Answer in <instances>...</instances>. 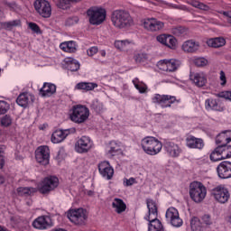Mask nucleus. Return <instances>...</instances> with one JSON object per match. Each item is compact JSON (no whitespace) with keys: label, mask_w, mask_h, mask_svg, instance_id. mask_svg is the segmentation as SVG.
<instances>
[{"label":"nucleus","mask_w":231,"mask_h":231,"mask_svg":"<svg viewBox=\"0 0 231 231\" xmlns=\"http://www.w3.org/2000/svg\"><path fill=\"white\" fill-rule=\"evenodd\" d=\"M59 187V178L55 176L46 177L38 187L40 194H49Z\"/></svg>","instance_id":"nucleus-9"},{"label":"nucleus","mask_w":231,"mask_h":231,"mask_svg":"<svg viewBox=\"0 0 231 231\" xmlns=\"http://www.w3.org/2000/svg\"><path fill=\"white\" fill-rule=\"evenodd\" d=\"M172 8H174L175 10H182V11H187V6L183 5H173Z\"/></svg>","instance_id":"nucleus-57"},{"label":"nucleus","mask_w":231,"mask_h":231,"mask_svg":"<svg viewBox=\"0 0 231 231\" xmlns=\"http://www.w3.org/2000/svg\"><path fill=\"white\" fill-rule=\"evenodd\" d=\"M159 69L162 71H167L168 73H174L178 71L180 66H181V61L176 59L170 60H161L157 62Z\"/></svg>","instance_id":"nucleus-11"},{"label":"nucleus","mask_w":231,"mask_h":231,"mask_svg":"<svg viewBox=\"0 0 231 231\" xmlns=\"http://www.w3.org/2000/svg\"><path fill=\"white\" fill-rule=\"evenodd\" d=\"M219 146H217L210 154L209 158L211 162H221V160H225L223 154H221V150H218Z\"/></svg>","instance_id":"nucleus-40"},{"label":"nucleus","mask_w":231,"mask_h":231,"mask_svg":"<svg viewBox=\"0 0 231 231\" xmlns=\"http://www.w3.org/2000/svg\"><path fill=\"white\" fill-rule=\"evenodd\" d=\"M57 93V85L51 82H44L39 89V96L42 98H50Z\"/></svg>","instance_id":"nucleus-20"},{"label":"nucleus","mask_w":231,"mask_h":231,"mask_svg":"<svg viewBox=\"0 0 231 231\" xmlns=\"http://www.w3.org/2000/svg\"><path fill=\"white\" fill-rule=\"evenodd\" d=\"M165 217L167 223L171 225V226H174V228H180L183 226V219L180 217V212L176 209V208H169L166 210Z\"/></svg>","instance_id":"nucleus-10"},{"label":"nucleus","mask_w":231,"mask_h":231,"mask_svg":"<svg viewBox=\"0 0 231 231\" xmlns=\"http://www.w3.org/2000/svg\"><path fill=\"white\" fill-rule=\"evenodd\" d=\"M163 46H166L167 48H170V49H171V42L166 41V43H164Z\"/></svg>","instance_id":"nucleus-63"},{"label":"nucleus","mask_w":231,"mask_h":231,"mask_svg":"<svg viewBox=\"0 0 231 231\" xmlns=\"http://www.w3.org/2000/svg\"><path fill=\"white\" fill-rule=\"evenodd\" d=\"M101 57H106V50H102L99 51Z\"/></svg>","instance_id":"nucleus-62"},{"label":"nucleus","mask_w":231,"mask_h":231,"mask_svg":"<svg viewBox=\"0 0 231 231\" xmlns=\"http://www.w3.org/2000/svg\"><path fill=\"white\" fill-rule=\"evenodd\" d=\"M189 5L191 6H193L194 8H198L199 6V1H196V0H191L189 2Z\"/></svg>","instance_id":"nucleus-58"},{"label":"nucleus","mask_w":231,"mask_h":231,"mask_svg":"<svg viewBox=\"0 0 231 231\" xmlns=\"http://www.w3.org/2000/svg\"><path fill=\"white\" fill-rule=\"evenodd\" d=\"M64 158H66V150L64 149V147H61L59 149L57 155H56V160L58 162H62V160H64Z\"/></svg>","instance_id":"nucleus-47"},{"label":"nucleus","mask_w":231,"mask_h":231,"mask_svg":"<svg viewBox=\"0 0 231 231\" xmlns=\"http://www.w3.org/2000/svg\"><path fill=\"white\" fill-rule=\"evenodd\" d=\"M217 172L218 178L221 180H228V178H231V162L228 161L220 162L217 167Z\"/></svg>","instance_id":"nucleus-18"},{"label":"nucleus","mask_w":231,"mask_h":231,"mask_svg":"<svg viewBox=\"0 0 231 231\" xmlns=\"http://www.w3.org/2000/svg\"><path fill=\"white\" fill-rule=\"evenodd\" d=\"M29 28L34 32V33H41V28L39 27V25L35 23H29Z\"/></svg>","instance_id":"nucleus-51"},{"label":"nucleus","mask_w":231,"mask_h":231,"mask_svg":"<svg viewBox=\"0 0 231 231\" xmlns=\"http://www.w3.org/2000/svg\"><path fill=\"white\" fill-rule=\"evenodd\" d=\"M143 151L149 156H156L162 152L163 143L156 137L147 136L141 141Z\"/></svg>","instance_id":"nucleus-3"},{"label":"nucleus","mask_w":231,"mask_h":231,"mask_svg":"<svg viewBox=\"0 0 231 231\" xmlns=\"http://www.w3.org/2000/svg\"><path fill=\"white\" fill-rule=\"evenodd\" d=\"M172 33L173 35H176V37H180L181 35H186L187 34V28L185 27H176L172 29Z\"/></svg>","instance_id":"nucleus-45"},{"label":"nucleus","mask_w":231,"mask_h":231,"mask_svg":"<svg viewBox=\"0 0 231 231\" xmlns=\"http://www.w3.org/2000/svg\"><path fill=\"white\" fill-rule=\"evenodd\" d=\"M212 194L218 203L225 204L230 199V191L223 185L217 186L213 189Z\"/></svg>","instance_id":"nucleus-14"},{"label":"nucleus","mask_w":231,"mask_h":231,"mask_svg":"<svg viewBox=\"0 0 231 231\" xmlns=\"http://www.w3.org/2000/svg\"><path fill=\"white\" fill-rule=\"evenodd\" d=\"M68 218L74 225H84L88 221V210L82 208L72 209L69 211Z\"/></svg>","instance_id":"nucleus-8"},{"label":"nucleus","mask_w":231,"mask_h":231,"mask_svg":"<svg viewBox=\"0 0 231 231\" xmlns=\"http://www.w3.org/2000/svg\"><path fill=\"white\" fill-rule=\"evenodd\" d=\"M129 44V41L127 40H123V41H116L115 42V47L117 50H125V47Z\"/></svg>","instance_id":"nucleus-46"},{"label":"nucleus","mask_w":231,"mask_h":231,"mask_svg":"<svg viewBox=\"0 0 231 231\" xmlns=\"http://www.w3.org/2000/svg\"><path fill=\"white\" fill-rule=\"evenodd\" d=\"M193 64H195V66L198 68H204V66L208 64V60H207L205 57H196L193 59Z\"/></svg>","instance_id":"nucleus-42"},{"label":"nucleus","mask_w":231,"mask_h":231,"mask_svg":"<svg viewBox=\"0 0 231 231\" xmlns=\"http://www.w3.org/2000/svg\"><path fill=\"white\" fill-rule=\"evenodd\" d=\"M5 176L0 175V185H3L5 183Z\"/></svg>","instance_id":"nucleus-61"},{"label":"nucleus","mask_w":231,"mask_h":231,"mask_svg":"<svg viewBox=\"0 0 231 231\" xmlns=\"http://www.w3.org/2000/svg\"><path fill=\"white\" fill-rule=\"evenodd\" d=\"M122 149L120 148V144H118L116 142H112L110 143V150L108 151L109 154H112V156H115L116 152H120Z\"/></svg>","instance_id":"nucleus-44"},{"label":"nucleus","mask_w":231,"mask_h":231,"mask_svg":"<svg viewBox=\"0 0 231 231\" xmlns=\"http://www.w3.org/2000/svg\"><path fill=\"white\" fill-rule=\"evenodd\" d=\"M30 100H32V95L27 92H23L17 97L16 104H18L20 107H28Z\"/></svg>","instance_id":"nucleus-32"},{"label":"nucleus","mask_w":231,"mask_h":231,"mask_svg":"<svg viewBox=\"0 0 231 231\" xmlns=\"http://www.w3.org/2000/svg\"><path fill=\"white\" fill-rule=\"evenodd\" d=\"M202 221L205 223V225H212V220L210 219L209 215H204L202 217Z\"/></svg>","instance_id":"nucleus-55"},{"label":"nucleus","mask_w":231,"mask_h":231,"mask_svg":"<svg viewBox=\"0 0 231 231\" xmlns=\"http://www.w3.org/2000/svg\"><path fill=\"white\" fill-rule=\"evenodd\" d=\"M1 26L4 28V30H7L8 32H11V30H14V28L17 26H21V20H13L9 22H4L1 23Z\"/></svg>","instance_id":"nucleus-36"},{"label":"nucleus","mask_w":231,"mask_h":231,"mask_svg":"<svg viewBox=\"0 0 231 231\" xmlns=\"http://www.w3.org/2000/svg\"><path fill=\"white\" fill-rule=\"evenodd\" d=\"M66 64L69 71H79L80 69V63L77 60L69 59L67 60Z\"/></svg>","instance_id":"nucleus-38"},{"label":"nucleus","mask_w":231,"mask_h":231,"mask_svg":"<svg viewBox=\"0 0 231 231\" xmlns=\"http://www.w3.org/2000/svg\"><path fill=\"white\" fill-rule=\"evenodd\" d=\"M164 149L166 152L172 158H178L180 156V153L181 152V149H180V146L178 144L174 143V142L171 141H166L164 143Z\"/></svg>","instance_id":"nucleus-24"},{"label":"nucleus","mask_w":231,"mask_h":231,"mask_svg":"<svg viewBox=\"0 0 231 231\" xmlns=\"http://www.w3.org/2000/svg\"><path fill=\"white\" fill-rule=\"evenodd\" d=\"M38 190L33 187H19L16 189V194L21 198H29V196H33Z\"/></svg>","instance_id":"nucleus-29"},{"label":"nucleus","mask_w":231,"mask_h":231,"mask_svg":"<svg viewBox=\"0 0 231 231\" xmlns=\"http://www.w3.org/2000/svg\"><path fill=\"white\" fill-rule=\"evenodd\" d=\"M99 173L105 180H112L115 174V170L112 168L109 162L104 161L98 164Z\"/></svg>","instance_id":"nucleus-22"},{"label":"nucleus","mask_w":231,"mask_h":231,"mask_svg":"<svg viewBox=\"0 0 231 231\" xmlns=\"http://www.w3.org/2000/svg\"><path fill=\"white\" fill-rule=\"evenodd\" d=\"M5 5L7 8H9L10 10H12L13 12H15V10H17V3L15 2H5Z\"/></svg>","instance_id":"nucleus-52"},{"label":"nucleus","mask_w":231,"mask_h":231,"mask_svg":"<svg viewBox=\"0 0 231 231\" xmlns=\"http://www.w3.org/2000/svg\"><path fill=\"white\" fill-rule=\"evenodd\" d=\"M34 8L39 15L48 19L51 17V5L46 0H36L34 2Z\"/></svg>","instance_id":"nucleus-15"},{"label":"nucleus","mask_w":231,"mask_h":231,"mask_svg":"<svg viewBox=\"0 0 231 231\" xmlns=\"http://www.w3.org/2000/svg\"><path fill=\"white\" fill-rule=\"evenodd\" d=\"M1 124L5 127H8L9 125H12V117L8 115H5L1 119Z\"/></svg>","instance_id":"nucleus-48"},{"label":"nucleus","mask_w":231,"mask_h":231,"mask_svg":"<svg viewBox=\"0 0 231 231\" xmlns=\"http://www.w3.org/2000/svg\"><path fill=\"white\" fill-rule=\"evenodd\" d=\"M71 133H75V128L65 129V130H55L51 134V142L52 143H60V142H64Z\"/></svg>","instance_id":"nucleus-19"},{"label":"nucleus","mask_w":231,"mask_h":231,"mask_svg":"<svg viewBox=\"0 0 231 231\" xmlns=\"http://www.w3.org/2000/svg\"><path fill=\"white\" fill-rule=\"evenodd\" d=\"M218 150H220V152L224 160H226L227 158H231V145H228V144L218 145Z\"/></svg>","instance_id":"nucleus-39"},{"label":"nucleus","mask_w":231,"mask_h":231,"mask_svg":"<svg viewBox=\"0 0 231 231\" xmlns=\"http://www.w3.org/2000/svg\"><path fill=\"white\" fill-rule=\"evenodd\" d=\"M135 89L139 91V93L143 94L147 91V85L143 83V81H140V79L135 78L132 80Z\"/></svg>","instance_id":"nucleus-35"},{"label":"nucleus","mask_w":231,"mask_h":231,"mask_svg":"<svg viewBox=\"0 0 231 231\" xmlns=\"http://www.w3.org/2000/svg\"><path fill=\"white\" fill-rule=\"evenodd\" d=\"M136 183V179L131 177L130 179H125L124 180V185L125 187H131Z\"/></svg>","instance_id":"nucleus-50"},{"label":"nucleus","mask_w":231,"mask_h":231,"mask_svg":"<svg viewBox=\"0 0 231 231\" xmlns=\"http://www.w3.org/2000/svg\"><path fill=\"white\" fill-rule=\"evenodd\" d=\"M35 158L41 165H48L50 163V148L48 146H40L35 151Z\"/></svg>","instance_id":"nucleus-17"},{"label":"nucleus","mask_w":231,"mask_h":231,"mask_svg":"<svg viewBox=\"0 0 231 231\" xmlns=\"http://www.w3.org/2000/svg\"><path fill=\"white\" fill-rule=\"evenodd\" d=\"M5 167V156H0V169Z\"/></svg>","instance_id":"nucleus-59"},{"label":"nucleus","mask_w":231,"mask_h":231,"mask_svg":"<svg viewBox=\"0 0 231 231\" xmlns=\"http://www.w3.org/2000/svg\"><path fill=\"white\" fill-rule=\"evenodd\" d=\"M97 88H98V84L94 82H79L75 86V89L79 91H93Z\"/></svg>","instance_id":"nucleus-33"},{"label":"nucleus","mask_w":231,"mask_h":231,"mask_svg":"<svg viewBox=\"0 0 231 231\" xmlns=\"http://www.w3.org/2000/svg\"><path fill=\"white\" fill-rule=\"evenodd\" d=\"M3 154H5V146L1 145L0 146V156H4Z\"/></svg>","instance_id":"nucleus-60"},{"label":"nucleus","mask_w":231,"mask_h":231,"mask_svg":"<svg viewBox=\"0 0 231 231\" xmlns=\"http://www.w3.org/2000/svg\"><path fill=\"white\" fill-rule=\"evenodd\" d=\"M181 48L186 53H196V51L201 48V45L199 44V42L188 40L183 42Z\"/></svg>","instance_id":"nucleus-26"},{"label":"nucleus","mask_w":231,"mask_h":231,"mask_svg":"<svg viewBox=\"0 0 231 231\" xmlns=\"http://www.w3.org/2000/svg\"><path fill=\"white\" fill-rule=\"evenodd\" d=\"M146 205L148 208V214L144 217L148 223V231H165L163 224L158 219V206L152 199H147Z\"/></svg>","instance_id":"nucleus-1"},{"label":"nucleus","mask_w":231,"mask_h":231,"mask_svg":"<svg viewBox=\"0 0 231 231\" xmlns=\"http://www.w3.org/2000/svg\"><path fill=\"white\" fill-rule=\"evenodd\" d=\"M98 53V47L93 46L87 50V55L93 57Z\"/></svg>","instance_id":"nucleus-49"},{"label":"nucleus","mask_w":231,"mask_h":231,"mask_svg":"<svg viewBox=\"0 0 231 231\" xmlns=\"http://www.w3.org/2000/svg\"><path fill=\"white\" fill-rule=\"evenodd\" d=\"M231 142V131H226L218 134L216 137L217 145H227Z\"/></svg>","instance_id":"nucleus-30"},{"label":"nucleus","mask_w":231,"mask_h":231,"mask_svg":"<svg viewBox=\"0 0 231 231\" xmlns=\"http://www.w3.org/2000/svg\"><path fill=\"white\" fill-rule=\"evenodd\" d=\"M189 79L197 88H205L207 86V74L204 72H193L189 75Z\"/></svg>","instance_id":"nucleus-23"},{"label":"nucleus","mask_w":231,"mask_h":231,"mask_svg":"<svg viewBox=\"0 0 231 231\" xmlns=\"http://www.w3.org/2000/svg\"><path fill=\"white\" fill-rule=\"evenodd\" d=\"M69 118L74 124H84L89 118V108L83 105H76L72 106Z\"/></svg>","instance_id":"nucleus-6"},{"label":"nucleus","mask_w":231,"mask_h":231,"mask_svg":"<svg viewBox=\"0 0 231 231\" xmlns=\"http://www.w3.org/2000/svg\"><path fill=\"white\" fill-rule=\"evenodd\" d=\"M60 50L66 53H76L79 45L75 41L63 42L60 44Z\"/></svg>","instance_id":"nucleus-28"},{"label":"nucleus","mask_w":231,"mask_h":231,"mask_svg":"<svg viewBox=\"0 0 231 231\" xmlns=\"http://www.w3.org/2000/svg\"><path fill=\"white\" fill-rule=\"evenodd\" d=\"M87 16L88 17L89 24H92V26H100L106 21L107 12L102 7L92 6L87 10Z\"/></svg>","instance_id":"nucleus-4"},{"label":"nucleus","mask_w":231,"mask_h":231,"mask_svg":"<svg viewBox=\"0 0 231 231\" xmlns=\"http://www.w3.org/2000/svg\"><path fill=\"white\" fill-rule=\"evenodd\" d=\"M112 208L115 209V212H116V214H122L127 209V205L125 204V202H124L122 199L116 198L112 202Z\"/></svg>","instance_id":"nucleus-31"},{"label":"nucleus","mask_w":231,"mask_h":231,"mask_svg":"<svg viewBox=\"0 0 231 231\" xmlns=\"http://www.w3.org/2000/svg\"><path fill=\"white\" fill-rule=\"evenodd\" d=\"M134 59L137 63L145 62V60H149V54L145 52H137L134 54Z\"/></svg>","instance_id":"nucleus-41"},{"label":"nucleus","mask_w":231,"mask_h":231,"mask_svg":"<svg viewBox=\"0 0 231 231\" xmlns=\"http://www.w3.org/2000/svg\"><path fill=\"white\" fill-rule=\"evenodd\" d=\"M153 104H158L162 108L171 107L174 102H178L180 104V100L176 99V97L171 95H160L155 94L152 97Z\"/></svg>","instance_id":"nucleus-13"},{"label":"nucleus","mask_w":231,"mask_h":231,"mask_svg":"<svg viewBox=\"0 0 231 231\" xmlns=\"http://www.w3.org/2000/svg\"><path fill=\"white\" fill-rule=\"evenodd\" d=\"M141 25L147 32H160V30H163L165 23L154 17H152L143 19L141 21Z\"/></svg>","instance_id":"nucleus-12"},{"label":"nucleus","mask_w":231,"mask_h":231,"mask_svg":"<svg viewBox=\"0 0 231 231\" xmlns=\"http://www.w3.org/2000/svg\"><path fill=\"white\" fill-rule=\"evenodd\" d=\"M207 44L210 48H221L226 44V40L223 37L211 38L207 41Z\"/></svg>","instance_id":"nucleus-34"},{"label":"nucleus","mask_w":231,"mask_h":231,"mask_svg":"<svg viewBox=\"0 0 231 231\" xmlns=\"http://www.w3.org/2000/svg\"><path fill=\"white\" fill-rule=\"evenodd\" d=\"M93 147H95L93 140L88 135L81 136L75 143V151L79 152V154H86V152H89Z\"/></svg>","instance_id":"nucleus-7"},{"label":"nucleus","mask_w":231,"mask_h":231,"mask_svg":"<svg viewBox=\"0 0 231 231\" xmlns=\"http://www.w3.org/2000/svg\"><path fill=\"white\" fill-rule=\"evenodd\" d=\"M3 15H5V14L0 10V17H3Z\"/></svg>","instance_id":"nucleus-64"},{"label":"nucleus","mask_w":231,"mask_h":231,"mask_svg":"<svg viewBox=\"0 0 231 231\" xmlns=\"http://www.w3.org/2000/svg\"><path fill=\"white\" fill-rule=\"evenodd\" d=\"M219 97L221 98H225L226 100H230L231 102V91L221 92Z\"/></svg>","instance_id":"nucleus-54"},{"label":"nucleus","mask_w":231,"mask_h":231,"mask_svg":"<svg viewBox=\"0 0 231 231\" xmlns=\"http://www.w3.org/2000/svg\"><path fill=\"white\" fill-rule=\"evenodd\" d=\"M10 111V103L0 100V115H6Z\"/></svg>","instance_id":"nucleus-43"},{"label":"nucleus","mask_w":231,"mask_h":231,"mask_svg":"<svg viewBox=\"0 0 231 231\" xmlns=\"http://www.w3.org/2000/svg\"><path fill=\"white\" fill-rule=\"evenodd\" d=\"M190 226L192 231H204L205 227L201 225V220L197 217H193L190 220Z\"/></svg>","instance_id":"nucleus-37"},{"label":"nucleus","mask_w":231,"mask_h":231,"mask_svg":"<svg viewBox=\"0 0 231 231\" xmlns=\"http://www.w3.org/2000/svg\"><path fill=\"white\" fill-rule=\"evenodd\" d=\"M32 226L36 230H48L53 226V222L50 216H40L32 221Z\"/></svg>","instance_id":"nucleus-16"},{"label":"nucleus","mask_w":231,"mask_h":231,"mask_svg":"<svg viewBox=\"0 0 231 231\" xmlns=\"http://www.w3.org/2000/svg\"><path fill=\"white\" fill-rule=\"evenodd\" d=\"M219 80L221 86H226V75L223 70L220 71Z\"/></svg>","instance_id":"nucleus-53"},{"label":"nucleus","mask_w":231,"mask_h":231,"mask_svg":"<svg viewBox=\"0 0 231 231\" xmlns=\"http://www.w3.org/2000/svg\"><path fill=\"white\" fill-rule=\"evenodd\" d=\"M187 146L189 149H202L205 147V143H203L202 139L196 138L193 135H189L186 138Z\"/></svg>","instance_id":"nucleus-27"},{"label":"nucleus","mask_w":231,"mask_h":231,"mask_svg":"<svg viewBox=\"0 0 231 231\" xmlns=\"http://www.w3.org/2000/svg\"><path fill=\"white\" fill-rule=\"evenodd\" d=\"M157 42H160V44H167V41H169L170 44V50H176V44L178 41L174 36L170 34H161L156 37Z\"/></svg>","instance_id":"nucleus-25"},{"label":"nucleus","mask_w":231,"mask_h":231,"mask_svg":"<svg viewBox=\"0 0 231 231\" xmlns=\"http://www.w3.org/2000/svg\"><path fill=\"white\" fill-rule=\"evenodd\" d=\"M205 109L206 111H217L222 113V111H225V106L221 104L219 99L209 97L205 100Z\"/></svg>","instance_id":"nucleus-21"},{"label":"nucleus","mask_w":231,"mask_h":231,"mask_svg":"<svg viewBox=\"0 0 231 231\" xmlns=\"http://www.w3.org/2000/svg\"><path fill=\"white\" fill-rule=\"evenodd\" d=\"M199 10H203L204 12H208L210 10V7L201 2L199 3Z\"/></svg>","instance_id":"nucleus-56"},{"label":"nucleus","mask_w":231,"mask_h":231,"mask_svg":"<svg viewBox=\"0 0 231 231\" xmlns=\"http://www.w3.org/2000/svg\"><path fill=\"white\" fill-rule=\"evenodd\" d=\"M111 21L113 25L119 30L131 28L134 23L129 12L125 10H115L111 14Z\"/></svg>","instance_id":"nucleus-2"},{"label":"nucleus","mask_w":231,"mask_h":231,"mask_svg":"<svg viewBox=\"0 0 231 231\" xmlns=\"http://www.w3.org/2000/svg\"><path fill=\"white\" fill-rule=\"evenodd\" d=\"M189 196L195 203H201L207 197V188L199 181H193L189 184Z\"/></svg>","instance_id":"nucleus-5"}]
</instances>
